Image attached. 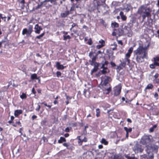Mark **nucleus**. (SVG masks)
<instances>
[{"mask_svg": "<svg viewBox=\"0 0 159 159\" xmlns=\"http://www.w3.org/2000/svg\"><path fill=\"white\" fill-rule=\"evenodd\" d=\"M134 53L136 56V61L140 63L143 61V59L146 56L147 52L146 49L143 46H140L136 50L134 51Z\"/></svg>", "mask_w": 159, "mask_h": 159, "instance_id": "nucleus-1", "label": "nucleus"}, {"mask_svg": "<svg viewBox=\"0 0 159 159\" xmlns=\"http://www.w3.org/2000/svg\"><path fill=\"white\" fill-rule=\"evenodd\" d=\"M151 12V10L149 8L142 5L139 8L137 12L141 16L143 20L145 19L146 17L151 16L150 14Z\"/></svg>", "mask_w": 159, "mask_h": 159, "instance_id": "nucleus-2", "label": "nucleus"}, {"mask_svg": "<svg viewBox=\"0 0 159 159\" xmlns=\"http://www.w3.org/2000/svg\"><path fill=\"white\" fill-rule=\"evenodd\" d=\"M151 140H140V143L144 145L148 150L156 153L157 152L158 147L154 144H150L149 142Z\"/></svg>", "mask_w": 159, "mask_h": 159, "instance_id": "nucleus-3", "label": "nucleus"}, {"mask_svg": "<svg viewBox=\"0 0 159 159\" xmlns=\"http://www.w3.org/2000/svg\"><path fill=\"white\" fill-rule=\"evenodd\" d=\"M110 80H111V78L108 76H105L104 78L103 85L105 91H107L106 94L108 93L111 90L110 85L108 84Z\"/></svg>", "mask_w": 159, "mask_h": 159, "instance_id": "nucleus-4", "label": "nucleus"}, {"mask_svg": "<svg viewBox=\"0 0 159 159\" xmlns=\"http://www.w3.org/2000/svg\"><path fill=\"white\" fill-rule=\"evenodd\" d=\"M106 154L109 157V158H110V159H120L121 158V155L119 154H114L113 153L111 154L109 152H107Z\"/></svg>", "mask_w": 159, "mask_h": 159, "instance_id": "nucleus-5", "label": "nucleus"}, {"mask_svg": "<svg viewBox=\"0 0 159 159\" xmlns=\"http://www.w3.org/2000/svg\"><path fill=\"white\" fill-rule=\"evenodd\" d=\"M92 152L88 150L86 151L82 154L83 157L84 159L85 157L86 159H89L90 158V155L92 154Z\"/></svg>", "mask_w": 159, "mask_h": 159, "instance_id": "nucleus-6", "label": "nucleus"}, {"mask_svg": "<svg viewBox=\"0 0 159 159\" xmlns=\"http://www.w3.org/2000/svg\"><path fill=\"white\" fill-rule=\"evenodd\" d=\"M153 155L152 153H148L147 155L144 154L140 157V159H153Z\"/></svg>", "mask_w": 159, "mask_h": 159, "instance_id": "nucleus-7", "label": "nucleus"}, {"mask_svg": "<svg viewBox=\"0 0 159 159\" xmlns=\"http://www.w3.org/2000/svg\"><path fill=\"white\" fill-rule=\"evenodd\" d=\"M121 89V87L120 85L115 88L114 89V95L117 96L119 95L120 93Z\"/></svg>", "mask_w": 159, "mask_h": 159, "instance_id": "nucleus-8", "label": "nucleus"}, {"mask_svg": "<svg viewBox=\"0 0 159 159\" xmlns=\"http://www.w3.org/2000/svg\"><path fill=\"white\" fill-rule=\"evenodd\" d=\"M34 29L35 30V33L36 34H39L40 33V31L42 30V28L39 26L38 24H37L35 25Z\"/></svg>", "mask_w": 159, "mask_h": 159, "instance_id": "nucleus-9", "label": "nucleus"}, {"mask_svg": "<svg viewBox=\"0 0 159 159\" xmlns=\"http://www.w3.org/2000/svg\"><path fill=\"white\" fill-rule=\"evenodd\" d=\"M56 67L58 70H63L66 67V66H64L63 65H61L59 62H57L56 63Z\"/></svg>", "mask_w": 159, "mask_h": 159, "instance_id": "nucleus-10", "label": "nucleus"}, {"mask_svg": "<svg viewBox=\"0 0 159 159\" xmlns=\"http://www.w3.org/2000/svg\"><path fill=\"white\" fill-rule=\"evenodd\" d=\"M102 69H103L102 70H100V71L99 72V74H105L109 72L107 67H106V68H103Z\"/></svg>", "mask_w": 159, "mask_h": 159, "instance_id": "nucleus-11", "label": "nucleus"}, {"mask_svg": "<svg viewBox=\"0 0 159 159\" xmlns=\"http://www.w3.org/2000/svg\"><path fill=\"white\" fill-rule=\"evenodd\" d=\"M133 50V47H131L128 50V52L126 54V57H129L130 56L131 54L132 53Z\"/></svg>", "mask_w": 159, "mask_h": 159, "instance_id": "nucleus-12", "label": "nucleus"}, {"mask_svg": "<svg viewBox=\"0 0 159 159\" xmlns=\"http://www.w3.org/2000/svg\"><path fill=\"white\" fill-rule=\"evenodd\" d=\"M70 12L68 11H65L63 13H61V16L62 18H65L67 17L69 14Z\"/></svg>", "mask_w": 159, "mask_h": 159, "instance_id": "nucleus-13", "label": "nucleus"}, {"mask_svg": "<svg viewBox=\"0 0 159 159\" xmlns=\"http://www.w3.org/2000/svg\"><path fill=\"white\" fill-rule=\"evenodd\" d=\"M120 16L122 20H126L127 17L124 14L123 11H121L120 12Z\"/></svg>", "mask_w": 159, "mask_h": 159, "instance_id": "nucleus-14", "label": "nucleus"}, {"mask_svg": "<svg viewBox=\"0 0 159 159\" xmlns=\"http://www.w3.org/2000/svg\"><path fill=\"white\" fill-rule=\"evenodd\" d=\"M22 111L21 110H16L14 112V115L16 117H17L19 115L21 114Z\"/></svg>", "mask_w": 159, "mask_h": 159, "instance_id": "nucleus-15", "label": "nucleus"}, {"mask_svg": "<svg viewBox=\"0 0 159 159\" xmlns=\"http://www.w3.org/2000/svg\"><path fill=\"white\" fill-rule=\"evenodd\" d=\"M84 94L85 97H89V96L90 93L88 90L84 89Z\"/></svg>", "mask_w": 159, "mask_h": 159, "instance_id": "nucleus-16", "label": "nucleus"}, {"mask_svg": "<svg viewBox=\"0 0 159 159\" xmlns=\"http://www.w3.org/2000/svg\"><path fill=\"white\" fill-rule=\"evenodd\" d=\"M28 34L30 35L33 31V26L29 25L28 26Z\"/></svg>", "mask_w": 159, "mask_h": 159, "instance_id": "nucleus-17", "label": "nucleus"}, {"mask_svg": "<svg viewBox=\"0 0 159 159\" xmlns=\"http://www.w3.org/2000/svg\"><path fill=\"white\" fill-rule=\"evenodd\" d=\"M100 69H103L106 67H107L106 65L104 64V61H102V62L100 63Z\"/></svg>", "mask_w": 159, "mask_h": 159, "instance_id": "nucleus-18", "label": "nucleus"}, {"mask_svg": "<svg viewBox=\"0 0 159 159\" xmlns=\"http://www.w3.org/2000/svg\"><path fill=\"white\" fill-rule=\"evenodd\" d=\"M31 80L39 79V78L37 77V75L36 74H32L31 76Z\"/></svg>", "mask_w": 159, "mask_h": 159, "instance_id": "nucleus-19", "label": "nucleus"}, {"mask_svg": "<svg viewBox=\"0 0 159 159\" xmlns=\"http://www.w3.org/2000/svg\"><path fill=\"white\" fill-rule=\"evenodd\" d=\"M124 130L126 131V132L128 133L131 132L132 130V129L131 128H128L126 127H124Z\"/></svg>", "mask_w": 159, "mask_h": 159, "instance_id": "nucleus-20", "label": "nucleus"}, {"mask_svg": "<svg viewBox=\"0 0 159 159\" xmlns=\"http://www.w3.org/2000/svg\"><path fill=\"white\" fill-rule=\"evenodd\" d=\"M151 137H152V136H150V135H144L143 137V139L142 138L141 139H151Z\"/></svg>", "mask_w": 159, "mask_h": 159, "instance_id": "nucleus-21", "label": "nucleus"}, {"mask_svg": "<svg viewBox=\"0 0 159 159\" xmlns=\"http://www.w3.org/2000/svg\"><path fill=\"white\" fill-rule=\"evenodd\" d=\"M111 26L112 27H114V28H117L119 26L118 24L116 22H114L112 23L111 24Z\"/></svg>", "mask_w": 159, "mask_h": 159, "instance_id": "nucleus-22", "label": "nucleus"}, {"mask_svg": "<svg viewBox=\"0 0 159 159\" xmlns=\"http://www.w3.org/2000/svg\"><path fill=\"white\" fill-rule=\"evenodd\" d=\"M27 34V35H28V31L27 29L25 28L24 29L22 32V34L23 35H24L25 34Z\"/></svg>", "mask_w": 159, "mask_h": 159, "instance_id": "nucleus-23", "label": "nucleus"}, {"mask_svg": "<svg viewBox=\"0 0 159 159\" xmlns=\"http://www.w3.org/2000/svg\"><path fill=\"white\" fill-rule=\"evenodd\" d=\"M157 125H154L151 128L149 129V131L150 132H152L153 131L154 129L156 128Z\"/></svg>", "mask_w": 159, "mask_h": 159, "instance_id": "nucleus-24", "label": "nucleus"}, {"mask_svg": "<svg viewBox=\"0 0 159 159\" xmlns=\"http://www.w3.org/2000/svg\"><path fill=\"white\" fill-rule=\"evenodd\" d=\"M153 87V85L151 84H149L146 87V89H151Z\"/></svg>", "mask_w": 159, "mask_h": 159, "instance_id": "nucleus-25", "label": "nucleus"}, {"mask_svg": "<svg viewBox=\"0 0 159 159\" xmlns=\"http://www.w3.org/2000/svg\"><path fill=\"white\" fill-rule=\"evenodd\" d=\"M87 140H79L78 141V143L79 145H82V143L83 142H86Z\"/></svg>", "mask_w": 159, "mask_h": 159, "instance_id": "nucleus-26", "label": "nucleus"}, {"mask_svg": "<svg viewBox=\"0 0 159 159\" xmlns=\"http://www.w3.org/2000/svg\"><path fill=\"white\" fill-rule=\"evenodd\" d=\"M100 142L102 143L105 145H107L108 144V142L106 140H101Z\"/></svg>", "mask_w": 159, "mask_h": 159, "instance_id": "nucleus-27", "label": "nucleus"}, {"mask_svg": "<svg viewBox=\"0 0 159 159\" xmlns=\"http://www.w3.org/2000/svg\"><path fill=\"white\" fill-rule=\"evenodd\" d=\"M94 66V67L97 68L98 69V67L100 68V63H97L95 62L94 63V64L93 65Z\"/></svg>", "mask_w": 159, "mask_h": 159, "instance_id": "nucleus-28", "label": "nucleus"}, {"mask_svg": "<svg viewBox=\"0 0 159 159\" xmlns=\"http://www.w3.org/2000/svg\"><path fill=\"white\" fill-rule=\"evenodd\" d=\"M96 116L97 117L100 116V109L99 108H97L96 109Z\"/></svg>", "mask_w": 159, "mask_h": 159, "instance_id": "nucleus-29", "label": "nucleus"}, {"mask_svg": "<svg viewBox=\"0 0 159 159\" xmlns=\"http://www.w3.org/2000/svg\"><path fill=\"white\" fill-rule=\"evenodd\" d=\"M136 150L137 152L141 153L143 152V149L137 147L136 148Z\"/></svg>", "mask_w": 159, "mask_h": 159, "instance_id": "nucleus-30", "label": "nucleus"}, {"mask_svg": "<svg viewBox=\"0 0 159 159\" xmlns=\"http://www.w3.org/2000/svg\"><path fill=\"white\" fill-rule=\"evenodd\" d=\"M63 40H66L67 39H70V35H67L65 36V35H63Z\"/></svg>", "mask_w": 159, "mask_h": 159, "instance_id": "nucleus-31", "label": "nucleus"}, {"mask_svg": "<svg viewBox=\"0 0 159 159\" xmlns=\"http://www.w3.org/2000/svg\"><path fill=\"white\" fill-rule=\"evenodd\" d=\"M47 122V120L46 119H44L41 122V124L42 125H44Z\"/></svg>", "mask_w": 159, "mask_h": 159, "instance_id": "nucleus-32", "label": "nucleus"}, {"mask_svg": "<svg viewBox=\"0 0 159 159\" xmlns=\"http://www.w3.org/2000/svg\"><path fill=\"white\" fill-rule=\"evenodd\" d=\"M44 34H45V33L43 32V33H42L39 36H37L36 37V38L38 39H40L42 37L44 36Z\"/></svg>", "mask_w": 159, "mask_h": 159, "instance_id": "nucleus-33", "label": "nucleus"}, {"mask_svg": "<svg viewBox=\"0 0 159 159\" xmlns=\"http://www.w3.org/2000/svg\"><path fill=\"white\" fill-rule=\"evenodd\" d=\"M20 97L22 99L26 98V94L24 93H22V94L20 96Z\"/></svg>", "mask_w": 159, "mask_h": 159, "instance_id": "nucleus-34", "label": "nucleus"}, {"mask_svg": "<svg viewBox=\"0 0 159 159\" xmlns=\"http://www.w3.org/2000/svg\"><path fill=\"white\" fill-rule=\"evenodd\" d=\"M99 43L101 44V45H103V46H104L105 45V41L102 39L101 40L99 41Z\"/></svg>", "mask_w": 159, "mask_h": 159, "instance_id": "nucleus-35", "label": "nucleus"}, {"mask_svg": "<svg viewBox=\"0 0 159 159\" xmlns=\"http://www.w3.org/2000/svg\"><path fill=\"white\" fill-rule=\"evenodd\" d=\"M118 31H119V35L121 36L123 34V30L121 29H119L118 30Z\"/></svg>", "mask_w": 159, "mask_h": 159, "instance_id": "nucleus-36", "label": "nucleus"}, {"mask_svg": "<svg viewBox=\"0 0 159 159\" xmlns=\"http://www.w3.org/2000/svg\"><path fill=\"white\" fill-rule=\"evenodd\" d=\"M129 57H126V58L125 59V61L127 62V65H129L130 63V60L129 59Z\"/></svg>", "mask_w": 159, "mask_h": 159, "instance_id": "nucleus-37", "label": "nucleus"}, {"mask_svg": "<svg viewBox=\"0 0 159 159\" xmlns=\"http://www.w3.org/2000/svg\"><path fill=\"white\" fill-rule=\"evenodd\" d=\"M98 69L94 67L91 70V74H92L93 73L97 71Z\"/></svg>", "mask_w": 159, "mask_h": 159, "instance_id": "nucleus-38", "label": "nucleus"}, {"mask_svg": "<svg viewBox=\"0 0 159 159\" xmlns=\"http://www.w3.org/2000/svg\"><path fill=\"white\" fill-rule=\"evenodd\" d=\"M57 76L58 77H59L61 76V73L59 71H57L56 73Z\"/></svg>", "mask_w": 159, "mask_h": 159, "instance_id": "nucleus-39", "label": "nucleus"}, {"mask_svg": "<svg viewBox=\"0 0 159 159\" xmlns=\"http://www.w3.org/2000/svg\"><path fill=\"white\" fill-rule=\"evenodd\" d=\"M63 145L64 146L66 147L67 148H68V149L69 148V146L70 145L69 144H68L67 143H63Z\"/></svg>", "mask_w": 159, "mask_h": 159, "instance_id": "nucleus-40", "label": "nucleus"}, {"mask_svg": "<svg viewBox=\"0 0 159 159\" xmlns=\"http://www.w3.org/2000/svg\"><path fill=\"white\" fill-rule=\"evenodd\" d=\"M126 63L125 61L124 62H121L120 63V65L123 67H125L126 65Z\"/></svg>", "mask_w": 159, "mask_h": 159, "instance_id": "nucleus-41", "label": "nucleus"}, {"mask_svg": "<svg viewBox=\"0 0 159 159\" xmlns=\"http://www.w3.org/2000/svg\"><path fill=\"white\" fill-rule=\"evenodd\" d=\"M154 61L159 62V57H156L154 58Z\"/></svg>", "mask_w": 159, "mask_h": 159, "instance_id": "nucleus-42", "label": "nucleus"}, {"mask_svg": "<svg viewBox=\"0 0 159 159\" xmlns=\"http://www.w3.org/2000/svg\"><path fill=\"white\" fill-rule=\"evenodd\" d=\"M65 96L66 97V98L67 100H69L71 99V98L70 97H69V96L67 95L66 93V94H65Z\"/></svg>", "mask_w": 159, "mask_h": 159, "instance_id": "nucleus-43", "label": "nucleus"}, {"mask_svg": "<svg viewBox=\"0 0 159 159\" xmlns=\"http://www.w3.org/2000/svg\"><path fill=\"white\" fill-rule=\"evenodd\" d=\"M159 62L154 61V64L155 66H159Z\"/></svg>", "mask_w": 159, "mask_h": 159, "instance_id": "nucleus-44", "label": "nucleus"}, {"mask_svg": "<svg viewBox=\"0 0 159 159\" xmlns=\"http://www.w3.org/2000/svg\"><path fill=\"white\" fill-rule=\"evenodd\" d=\"M103 47V45H98L97 46L96 48L98 49H99Z\"/></svg>", "mask_w": 159, "mask_h": 159, "instance_id": "nucleus-45", "label": "nucleus"}, {"mask_svg": "<svg viewBox=\"0 0 159 159\" xmlns=\"http://www.w3.org/2000/svg\"><path fill=\"white\" fill-rule=\"evenodd\" d=\"M66 140H58V142L59 143H61L63 142H66Z\"/></svg>", "mask_w": 159, "mask_h": 159, "instance_id": "nucleus-46", "label": "nucleus"}, {"mask_svg": "<svg viewBox=\"0 0 159 159\" xmlns=\"http://www.w3.org/2000/svg\"><path fill=\"white\" fill-rule=\"evenodd\" d=\"M88 43L89 45H91L92 44V41L91 38L89 39L88 42Z\"/></svg>", "mask_w": 159, "mask_h": 159, "instance_id": "nucleus-47", "label": "nucleus"}, {"mask_svg": "<svg viewBox=\"0 0 159 159\" xmlns=\"http://www.w3.org/2000/svg\"><path fill=\"white\" fill-rule=\"evenodd\" d=\"M126 158L127 159H134L133 157H131L128 156L127 155H126L125 156Z\"/></svg>", "mask_w": 159, "mask_h": 159, "instance_id": "nucleus-48", "label": "nucleus"}, {"mask_svg": "<svg viewBox=\"0 0 159 159\" xmlns=\"http://www.w3.org/2000/svg\"><path fill=\"white\" fill-rule=\"evenodd\" d=\"M110 64L112 67H115L116 66L115 64L112 61L111 62Z\"/></svg>", "mask_w": 159, "mask_h": 159, "instance_id": "nucleus-49", "label": "nucleus"}, {"mask_svg": "<svg viewBox=\"0 0 159 159\" xmlns=\"http://www.w3.org/2000/svg\"><path fill=\"white\" fill-rule=\"evenodd\" d=\"M150 67L151 68L153 69L155 68V66L154 64H152L150 65Z\"/></svg>", "mask_w": 159, "mask_h": 159, "instance_id": "nucleus-50", "label": "nucleus"}, {"mask_svg": "<svg viewBox=\"0 0 159 159\" xmlns=\"http://www.w3.org/2000/svg\"><path fill=\"white\" fill-rule=\"evenodd\" d=\"M96 56H93V57L92 58V61H96Z\"/></svg>", "mask_w": 159, "mask_h": 159, "instance_id": "nucleus-51", "label": "nucleus"}, {"mask_svg": "<svg viewBox=\"0 0 159 159\" xmlns=\"http://www.w3.org/2000/svg\"><path fill=\"white\" fill-rule=\"evenodd\" d=\"M70 129L69 127H67L65 129V131L66 132H69L70 131Z\"/></svg>", "mask_w": 159, "mask_h": 159, "instance_id": "nucleus-52", "label": "nucleus"}, {"mask_svg": "<svg viewBox=\"0 0 159 159\" xmlns=\"http://www.w3.org/2000/svg\"><path fill=\"white\" fill-rule=\"evenodd\" d=\"M37 117V116L35 115H33L32 117V120H34Z\"/></svg>", "mask_w": 159, "mask_h": 159, "instance_id": "nucleus-53", "label": "nucleus"}, {"mask_svg": "<svg viewBox=\"0 0 159 159\" xmlns=\"http://www.w3.org/2000/svg\"><path fill=\"white\" fill-rule=\"evenodd\" d=\"M90 64L92 66L94 64V63H95V62L94 61L93 62L92 60L90 61Z\"/></svg>", "mask_w": 159, "mask_h": 159, "instance_id": "nucleus-54", "label": "nucleus"}, {"mask_svg": "<svg viewBox=\"0 0 159 159\" xmlns=\"http://www.w3.org/2000/svg\"><path fill=\"white\" fill-rule=\"evenodd\" d=\"M40 108V106L39 105H38V108H36V110L37 111H39V110Z\"/></svg>", "mask_w": 159, "mask_h": 159, "instance_id": "nucleus-55", "label": "nucleus"}, {"mask_svg": "<svg viewBox=\"0 0 159 159\" xmlns=\"http://www.w3.org/2000/svg\"><path fill=\"white\" fill-rule=\"evenodd\" d=\"M104 64H105L106 66H107V65L109 63V62L107 61H104Z\"/></svg>", "mask_w": 159, "mask_h": 159, "instance_id": "nucleus-56", "label": "nucleus"}, {"mask_svg": "<svg viewBox=\"0 0 159 159\" xmlns=\"http://www.w3.org/2000/svg\"><path fill=\"white\" fill-rule=\"evenodd\" d=\"M118 44H120L121 45H123V43L121 40H118Z\"/></svg>", "mask_w": 159, "mask_h": 159, "instance_id": "nucleus-57", "label": "nucleus"}, {"mask_svg": "<svg viewBox=\"0 0 159 159\" xmlns=\"http://www.w3.org/2000/svg\"><path fill=\"white\" fill-rule=\"evenodd\" d=\"M32 91V92L34 94H35L36 93L34 88H33Z\"/></svg>", "mask_w": 159, "mask_h": 159, "instance_id": "nucleus-58", "label": "nucleus"}, {"mask_svg": "<svg viewBox=\"0 0 159 159\" xmlns=\"http://www.w3.org/2000/svg\"><path fill=\"white\" fill-rule=\"evenodd\" d=\"M159 75L158 73H156L155 74V75L154 76V77L156 79H157L158 76Z\"/></svg>", "mask_w": 159, "mask_h": 159, "instance_id": "nucleus-59", "label": "nucleus"}, {"mask_svg": "<svg viewBox=\"0 0 159 159\" xmlns=\"http://www.w3.org/2000/svg\"><path fill=\"white\" fill-rule=\"evenodd\" d=\"M77 24H76L75 23H73L72 25H71V26H72V28H73V27H75V26H76V25Z\"/></svg>", "mask_w": 159, "mask_h": 159, "instance_id": "nucleus-60", "label": "nucleus"}, {"mask_svg": "<svg viewBox=\"0 0 159 159\" xmlns=\"http://www.w3.org/2000/svg\"><path fill=\"white\" fill-rule=\"evenodd\" d=\"M155 81L157 83H159V79H156L155 80Z\"/></svg>", "mask_w": 159, "mask_h": 159, "instance_id": "nucleus-61", "label": "nucleus"}, {"mask_svg": "<svg viewBox=\"0 0 159 159\" xmlns=\"http://www.w3.org/2000/svg\"><path fill=\"white\" fill-rule=\"evenodd\" d=\"M127 121L129 122L130 123L132 122L131 120L129 118L127 119Z\"/></svg>", "mask_w": 159, "mask_h": 159, "instance_id": "nucleus-62", "label": "nucleus"}, {"mask_svg": "<svg viewBox=\"0 0 159 159\" xmlns=\"http://www.w3.org/2000/svg\"><path fill=\"white\" fill-rule=\"evenodd\" d=\"M125 10L128 12L130 10V9L129 7H127L125 8Z\"/></svg>", "mask_w": 159, "mask_h": 159, "instance_id": "nucleus-63", "label": "nucleus"}, {"mask_svg": "<svg viewBox=\"0 0 159 159\" xmlns=\"http://www.w3.org/2000/svg\"><path fill=\"white\" fill-rule=\"evenodd\" d=\"M99 148V149H101L102 148L103 146L102 145H100L98 146Z\"/></svg>", "mask_w": 159, "mask_h": 159, "instance_id": "nucleus-64", "label": "nucleus"}]
</instances>
